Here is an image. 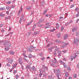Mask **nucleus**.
Segmentation results:
<instances>
[{
  "instance_id": "nucleus-1",
  "label": "nucleus",
  "mask_w": 79,
  "mask_h": 79,
  "mask_svg": "<svg viewBox=\"0 0 79 79\" xmlns=\"http://www.w3.org/2000/svg\"><path fill=\"white\" fill-rule=\"evenodd\" d=\"M54 71L55 73L56 74V76H57L58 78V79H60V77H59V76H61V73L60 72V70L59 69H54Z\"/></svg>"
},
{
  "instance_id": "nucleus-2",
  "label": "nucleus",
  "mask_w": 79,
  "mask_h": 79,
  "mask_svg": "<svg viewBox=\"0 0 79 79\" xmlns=\"http://www.w3.org/2000/svg\"><path fill=\"white\" fill-rule=\"evenodd\" d=\"M24 15H22L21 16L20 20L19 21V23H20V24L21 23L22 21L23 20V19H24Z\"/></svg>"
},
{
  "instance_id": "nucleus-3",
  "label": "nucleus",
  "mask_w": 79,
  "mask_h": 79,
  "mask_svg": "<svg viewBox=\"0 0 79 79\" xmlns=\"http://www.w3.org/2000/svg\"><path fill=\"white\" fill-rule=\"evenodd\" d=\"M9 43V41H8L7 40H5L4 41V43L3 44V45H6V44H8Z\"/></svg>"
},
{
  "instance_id": "nucleus-4",
  "label": "nucleus",
  "mask_w": 79,
  "mask_h": 79,
  "mask_svg": "<svg viewBox=\"0 0 79 79\" xmlns=\"http://www.w3.org/2000/svg\"><path fill=\"white\" fill-rule=\"evenodd\" d=\"M53 47H51L49 48H48V51L50 53V52H52V49H53Z\"/></svg>"
},
{
  "instance_id": "nucleus-5",
  "label": "nucleus",
  "mask_w": 79,
  "mask_h": 79,
  "mask_svg": "<svg viewBox=\"0 0 79 79\" xmlns=\"http://www.w3.org/2000/svg\"><path fill=\"white\" fill-rule=\"evenodd\" d=\"M22 58H19V60H18V61L19 63L21 65L23 64V61H22Z\"/></svg>"
},
{
  "instance_id": "nucleus-6",
  "label": "nucleus",
  "mask_w": 79,
  "mask_h": 79,
  "mask_svg": "<svg viewBox=\"0 0 79 79\" xmlns=\"http://www.w3.org/2000/svg\"><path fill=\"white\" fill-rule=\"evenodd\" d=\"M13 59H10L8 60L9 63H10V64H12L13 63Z\"/></svg>"
},
{
  "instance_id": "nucleus-7",
  "label": "nucleus",
  "mask_w": 79,
  "mask_h": 79,
  "mask_svg": "<svg viewBox=\"0 0 79 79\" xmlns=\"http://www.w3.org/2000/svg\"><path fill=\"white\" fill-rule=\"evenodd\" d=\"M39 33V31H35L34 32L33 34H32V35H37Z\"/></svg>"
},
{
  "instance_id": "nucleus-8",
  "label": "nucleus",
  "mask_w": 79,
  "mask_h": 79,
  "mask_svg": "<svg viewBox=\"0 0 79 79\" xmlns=\"http://www.w3.org/2000/svg\"><path fill=\"white\" fill-rule=\"evenodd\" d=\"M29 48L31 49H35L36 48V47H34L32 45H31L29 47Z\"/></svg>"
},
{
  "instance_id": "nucleus-9",
  "label": "nucleus",
  "mask_w": 79,
  "mask_h": 79,
  "mask_svg": "<svg viewBox=\"0 0 79 79\" xmlns=\"http://www.w3.org/2000/svg\"><path fill=\"white\" fill-rule=\"evenodd\" d=\"M68 35L67 34L65 35L64 36V40L67 39V38H68Z\"/></svg>"
},
{
  "instance_id": "nucleus-10",
  "label": "nucleus",
  "mask_w": 79,
  "mask_h": 79,
  "mask_svg": "<svg viewBox=\"0 0 79 79\" xmlns=\"http://www.w3.org/2000/svg\"><path fill=\"white\" fill-rule=\"evenodd\" d=\"M41 5H42V6H45V2L44 1H43L41 2Z\"/></svg>"
},
{
  "instance_id": "nucleus-11",
  "label": "nucleus",
  "mask_w": 79,
  "mask_h": 79,
  "mask_svg": "<svg viewBox=\"0 0 79 79\" xmlns=\"http://www.w3.org/2000/svg\"><path fill=\"white\" fill-rule=\"evenodd\" d=\"M61 33H59L57 34V37L58 38H60L61 37Z\"/></svg>"
},
{
  "instance_id": "nucleus-12",
  "label": "nucleus",
  "mask_w": 79,
  "mask_h": 79,
  "mask_svg": "<svg viewBox=\"0 0 79 79\" xmlns=\"http://www.w3.org/2000/svg\"><path fill=\"white\" fill-rule=\"evenodd\" d=\"M11 47V43H9L7 45V47L9 49L10 48V47Z\"/></svg>"
},
{
  "instance_id": "nucleus-13",
  "label": "nucleus",
  "mask_w": 79,
  "mask_h": 79,
  "mask_svg": "<svg viewBox=\"0 0 79 79\" xmlns=\"http://www.w3.org/2000/svg\"><path fill=\"white\" fill-rule=\"evenodd\" d=\"M9 53L11 55H14L15 54V52H13L12 51H9Z\"/></svg>"
},
{
  "instance_id": "nucleus-14",
  "label": "nucleus",
  "mask_w": 79,
  "mask_h": 79,
  "mask_svg": "<svg viewBox=\"0 0 79 79\" xmlns=\"http://www.w3.org/2000/svg\"><path fill=\"white\" fill-rule=\"evenodd\" d=\"M55 42L57 43H58V42L59 43H61V41H60V40H55Z\"/></svg>"
},
{
  "instance_id": "nucleus-15",
  "label": "nucleus",
  "mask_w": 79,
  "mask_h": 79,
  "mask_svg": "<svg viewBox=\"0 0 79 79\" xmlns=\"http://www.w3.org/2000/svg\"><path fill=\"white\" fill-rule=\"evenodd\" d=\"M74 56H70V59L71 61H73L74 60Z\"/></svg>"
},
{
  "instance_id": "nucleus-16",
  "label": "nucleus",
  "mask_w": 79,
  "mask_h": 79,
  "mask_svg": "<svg viewBox=\"0 0 79 79\" xmlns=\"http://www.w3.org/2000/svg\"><path fill=\"white\" fill-rule=\"evenodd\" d=\"M31 32L30 31L26 35V36H27V37H29V35H31Z\"/></svg>"
},
{
  "instance_id": "nucleus-17",
  "label": "nucleus",
  "mask_w": 79,
  "mask_h": 79,
  "mask_svg": "<svg viewBox=\"0 0 79 79\" xmlns=\"http://www.w3.org/2000/svg\"><path fill=\"white\" fill-rule=\"evenodd\" d=\"M43 67L45 69H46V70H47L48 69V67H46L45 66V65H42Z\"/></svg>"
},
{
  "instance_id": "nucleus-18",
  "label": "nucleus",
  "mask_w": 79,
  "mask_h": 79,
  "mask_svg": "<svg viewBox=\"0 0 79 79\" xmlns=\"http://www.w3.org/2000/svg\"><path fill=\"white\" fill-rule=\"evenodd\" d=\"M76 38H74V40L73 41V44H76Z\"/></svg>"
},
{
  "instance_id": "nucleus-19",
  "label": "nucleus",
  "mask_w": 79,
  "mask_h": 79,
  "mask_svg": "<svg viewBox=\"0 0 79 79\" xmlns=\"http://www.w3.org/2000/svg\"><path fill=\"white\" fill-rule=\"evenodd\" d=\"M11 19V17L10 16H8L7 17H6L5 18V20H6V19Z\"/></svg>"
},
{
  "instance_id": "nucleus-20",
  "label": "nucleus",
  "mask_w": 79,
  "mask_h": 79,
  "mask_svg": "<svg viewBox=\"0 0 79 79\" xmlns=\"http://www.w3.org/2000/svg\"><path fill=\"white\" fill-rule=\"evenodd\" d=\"M0 16L1 17H4L5 16V15L2 13H1L0 14Z\"/></svg>"
},
{
  "instance_id": "nucleus-21",
  "label": "nucleus",
  "mask_w": 79,
  "mask_h": 79,
  "mask_svg": "<svg viewBox=\"0 0 79 79\" xmlns=\"http://www.w3.org/2000/svg\"><path fill=\"white\" fill-rule=\"evenodd\" d=\"M28 57L30 58H32V56L31 55V53H29L28 54Z\"/></svg>"
},
{
  "instance_id": "nucleus-22",
  "label": "nucleus",
  "mask_w": 79,
  "mask_h": 79,
  "mask_svg": "<svg viewBox=\"0 0 79 79\" xmlns=\"http://www.w3.org/2000/svg\"><path fill=\"white\" fill-rule=\"evenodd\" d=\"M32 70H33V71H35V70H36V69H35V67L33 66L32 67Z\"/></svg>"
},
{
  "instance_id": "nucleus-23",
  "label": "nucleus",
  "mask_w": 79,
  "mask_h": 79,
  "mask_svg": "<svg viewBox=\"0 0 79 79\" xmlns=\"http://www.w3.org/2000/svg\"><path fill=\"white\" fill-rule=\"evenodd\" d=\"M43 21H44V20H42V19H41V20H40V21L38 22V23H39V24H40V23H42V22H43Z\"/></svg>"
},
{
  "instance_id": "nucleus-24",
  "label": "nucleus",
  "mask_w": 79,
  "mask_h": 79,
  "mask_svg": "<svg viewBox=\"0 0 79 79\" xmlns=\"http://www.w3.org/2000/svg\"><path fill=\"white\" fill-rule=\"evenodd\" d=\"M69 76V75H68V73H65V77H68Z\"/></svg>"
},
{
  "instance_id": "nucleus-25",
  "label": "nucleus",
  "mask_w": 79,
  "mask_h": 79,
  "mask_svg": "<svg viewBox=\"0 0 79 79\" xmlns=\"http://www.w3.org/2000/svg\"><path fill=\"white\" fill-rule=\"evenodd\" d=\"M37 24L36 23L33 26V29H35V27H36V25H37Z\"/></svg>"
},
{
  "instance_id": "nucleus-26",
  "label": "nucleus",
  "mask_w": 79,
  "mask_h": 79,
  "mask_svg": "<svg viewBox=\"0 0 79 79\" xmlns=\"http://www.w3.org/2000/svg\"><path fill=\"white\" fill-rule=\"evenodd\" d=\"M63 65L64 68H67V65L66 63L64 64Z\"/></svg>"
},
{
  "instance_id": "nucleus-27",
  "label": "nucleus",
  "mask_w": 79,
  "mask_h": 79,
  "mask_svg": "<svg viewBox=\"0 0 79 79\" xmlns=\"http://www.w3.org/2000/svg\"><path fill=\"white\" fill-rule=\"evenodd\" d=\"M50 65L52 66H53V67H55L56 66V65L54 64H51Z\"/></svg>"
},
{
  "instance_id": "nucleus-28",
  "label": "nucleus",
  "mask_w": 79,
  "mask_h": 79,
  "mask_svg": "<svg viewBox=\"0 0 79 79\" xmlns=\"http://www.w3.org/2000/svg\"><path fill=\"white\" fill-rule=\"evenodd\" d=\"M59 63H61V64H63V65L65 64L64 62L61 61V60H60Z\"/></svg>"
},
{
  "instance_id": "nucleus-29",
  "label": "nucleus",
  "mask_w": 79,
  "mask_h": 79,
  "mask_svg": "<svg viewBox=\"0 0 79 79\" xmlns=\"http://www.w3.org/2000/svg\"><path fill=\"white\" fill-rule=\"evenodd\" d=\"M6 3L7 5H10L11 3V2L10 1H8Z\"/></svg>"
},
{
  "instance_id": "nucleus-30",
  "label": "nucleus",
  "mask_w": 79,
  "mask_h": 79,
  "mask_svg": "<svg viewBox=\"0 0 79 79\" xmlns=\"http://www.w3.org/2000/svg\"><path fill=\"white\" fill-rule=\"evenodd\" d=\"M10 8L9 6H6V10H10Z\"/></svg>"
},
{
  "instance_id": "nucleus-31",
  "label": "nucleus",
  "mask_w": 79,
  "mask_h": 79,
  "mask_svg": "<svg viewBox=\"0 0 79 79\" xmlns=\"http://www.w3.org/2000/svg\"><path fill=\"white\" fill-rule=\"evenodd\" d=\"M73 77L75 78H76L77 77V74H75L73 75Z\"/></svg>"
},
{
  "instance_id": "nucleus-32",
  "label": "nucleus",
  "mask_w": 79,
  "mask_h": 79,
  "mask_svg": "<svg viewBox=\"0 0 79 79\" xmlns=\"http://www.w3.org/2000/svg\"><path fill=\"white\" fill-rule=\"evenodd\" d=\"M0 10H5V8L4 7H2L1 8H0Z\"/></svg>"
},
{
  "instance_id": "nucleus-33",
  "label": "nucleus",
  "mask_w": 79,
  "mask_h": 79,
  "mask_svg": "<svg viewBox=\"0 0 79 79\" xmlns=\"http://www.w3.org/2000/svg\"><path fill=\"white\" fill-rule=\"evenodd\" d=\"M5 49L6 50H9V49H10L9 48H8V47H6V48Z\"/></svg>"
},
{
  "instance_id": "nucleus-34",
  "label": "nucleus",
  "mask_w": 79,
  "mask_h": 79,
  "mask_svg": "<svg viewBox=\"0 0 79 79\" xmlns=\"http://www.w3.org/2000/svg\"><path fill=\"white\" fill-rule=\"evenodd\" d=\"M79 12H77V14L76 15V16H77V18L79 16Z\"/></svg>"
},
{
  "instance_id": "nucleus-35",
  "label": "nucleus",
  "mask_w": 79,
  "mask_h": 79,
  "mask_svg": "<svg viewBox=\"0 0 79 79\" xmlns=\"http://www.w3.org/2000/svg\"><path fill=\"white\" fill-rule=\"evenodd\" d=\"M76 41L77 42H78V43H79V39H78L76 38Z\"/></svg>"
},
{
  "instance_id": "nucleus-36",
  "label": "nucleus",
  "mask_w": 79,
  "mask_h": 79,
  "mask_svg": "<svg viewBox=\"0 0 79 79\" xmlns=\"http://www.w3.org/2000/svg\"><path fill=\"white\" fill-rule=\"evenodd\" d=\"M55 30V28H54L53 29H52L50 31L51 32H53V31H54Z\"/></svg>"
},
{
  "instance_id": "nucleus-37",
  "label": "nucleus",
  "mask_w": 79,
  "mask_h": 79,
  "mask_svg": "<svg viewBox=\"0 0 79 79\" xmlns=\"http://www.w3.org/2000/svg\"><path fill=\"white\" fill-rule=\"evenodd\" d=\"M75 27H74L73 28L72 32H74V31H75Z\"/></svg>"
},
{
  "instance_id": "nucleus-38",
  "label": "nucleus",
  "mask_w": 79,
  "mask_h": 79,
  "mask_svg": "<svg viewBox=\"0 0 79 79\" xmlns=\"http://www.w3.org/2000/svg\"><path fill=\"white\" fill-rule=\"evenodd\" d=\"M47 27L46 28H50V27H51V25H48L47 26Z\"/></svg>"
},
{
  "instance_id": "nucleus-39",
  "label": "nucleus",
  "mask_w": 79,
  "mask_h": 79,
  "mask_svg": "<svg viewBox=\"0 0 79 79\" xmlns=\"http://www.w3.org/2000/svg\"><path fill=\"white\" fill-rule=\"evenodd\" d=\"M67 69L69 71H71V69H70V67H67Z\"/></svg>"
},
{
  "instance_id": "nucleus-40",
  "label": "nucleus",
  "mask_w": 79,
  "mask_h": 79,
  "mask_svg": "<svg viewBox=\"0 0 79 79\" xmlns=\"http://www.w3.org/2000/svg\"><path fill=\"white\" fill-rule=\"evenodd\" d=\"M26 9L27 10H31V7H28L26 8Z\"/></svg>"
},
{
  "instance_id": "nucleus-41",
  "label": "nucleus",
  "mask_w": 79,
  "mask_h": 79,
  "mask_svg": "<svg viewBox=\"0 0 79 79\" xmlns=\"http://www.w3.org/2000/svg\"><path fill=\"white\" fill-rule=\"evenodd\" d=\"M61 31H62L64 29V27L62 26L61 28Z\"/></svg>"
},
{
  "instance_id": "nucleus-42",
  "label": "nucleus",
  "mask_w": 79,
  "mask_h": 79,
  "mask_svg": "<svg viewBox=\"0 0 79 79\" xmlns=\"http://www.w3.org/2000/svg\"><path fill=\"white\" fill-rule=\"evenodd\" d=\"M19 77V75H16L15 77L16 79H18V78Z\"/></svg>"
},
{
  "instance_id": "nucleus-43",
  "label": "nucleus",
  "mask_w": 79,
  "mask_h": 79,
  "mask_svg": "<svg viewBox=\"0 0 79 79\" xmlns=\"http://www.w3.org/2000/svg\"><path fill=\"white\" fill-rule=\"evenodd\" d=\"M75 5H71L70 6V8H73V7H74V6Z\"/></svg>"
},
{
  "instance_id": "nucleus-44",
  "label": "nucleus",
  "mask_w": 79,
  "mask_h": 79,
  "mask_svg": "<svg viewBox=\"0 0 79 79\" xmlns=\"http://www.w3.org/2000/svg\"><path fill=\"white\" fill-rule=\"evenodd\" d=\"M46 42H48L49 41V40L48 39V38H47V39L46 40Z\"/></svg>"
},
{
  "instance_id": "nucleus-45",
  "label": "nucleus",
  "mask_w": 79,
  "mask_h": 79,
  "mask_svg": "<svg viewBox=\"0 0 79 79\" xmlns=\"http://www.w3.org/2000/svg\"><path fill=\"white\" fill-rule=\"evenodd\" d=\"M52 62L53 63H57V61H56V60H54Z\"/></svg>"
},
{
  "instance_id": "nucleus-46",
  "label": "nucleus",
  "mask_w": 79,
  "mask_h": 79,
  "mask_svg": "<svg viewBox=\"0 0 79 79\" xmlns=\"http://www.w3.org/2000/svg\"><path fill=\"white\" fill-rule=\"evenodd\" d=\"M23 56H24V57H27L26 56V54H25V53H23Z\"/></svg>"
},
{
  "instance_id": "nucleus-47",
  "label": "nucleus",
  "mask_w": 79,
  "mask_h": 79,
  "mask_svg": "<svg viewBox=\"0 0 79 79\" xmlns=\"http://www.w3.org/2000/svg\"><path fill=\"white\" fill-rule=\"evenodd\" d=\"M14 74H15L16 73L17 71L16 70H14Z\"/></svg>"
},
{
  "instance_id": "nucleus-48",
  "label": "nucleus",
  "mask_w": 79,
  "mask_h": 79,
  "mask_svg": "<svg viewBox=\"0 0 79 79\" xmlns=\"http://www.w3.org/2000/svg\"><path fill=\"white\" fill-rule=\"evenodd\" d=\"M42 73H40L39 76L40 77H41V76H42Z\"/></svg>"
},
{
  "instance_id": "nucleus-49",
  "label": "nucleus",
  "mask_w": 79,
  "mask_h": 79,
  "mask_svg": "<svg viewBox=\"0 0 79 79\" xmlns=\"http://www.w3.org/2000/svg\"><path fill=\"white\" fill-rule=\"evenodd\" d=\"M27 51H28V52H29V51H30V48H28V47H27Z\"/></svg>"
},
{
  "instance_id": "nucleus-50",
  "label": "nucleus",
  "mask_w": 79,
  "mask_h": 79,
  "mask_svg": "<svg viewBox=\"0 0 79 79\" xmlns=\"http://www.w3.org/2000/svg\"><path fill=\"white\" fill-rule=\"evenodd\" d=\"M3 40H2V41L0 40V44H1L2 43H3Z\"/></svg>"
},
{
  "instance_id": "nucleus-51",
  "label": "nucleus",
  "mask_w": 79,
  "mask_h": 79,
  "mask_svg": "<svg viewBox=\"0 0 79 79\" xmlns=\"http://www.w3.org/2000/svg\"><path fill=\"white\" fill-rule=\"evenodd\" d=\"M58 51V48H57V47H56V49L54 51Z\"/></svg>"
},
{
  "instance_id": "nucleus-52",
  "label": "nucleus",
  "mask_w": 79,
  "mask_h": 79,
  "mask_svg": "<svg viewBox=\"0 0 79 79\" xmlns=\"http://www.w3.org/2000/svg\"><path fill=\"white\" fill-rule=\"evenodd\" d=\"M61 56V53H59L58 56H59V57H60V56Z\"/></svg>"
},
{
  "instance_id": "nucleus-53",
  "label": "nucleus",
  "mask_w": 79,
  "mask_h": 79,
  "mask_svg": "<svg viewBox=\"0 0 79 79\" xmlns=\"http://www.w3.org/2000/svg\"><path fill=\"white\" fill-rule=\"evenodd\" d=\"M45 16H46L47 17H48V16H49V14H48L45 15Z\"/></svg>"
},
{
  "instance_id": "nucleus-54",
  "label": "nucleus",
  "mask_w": 79,
  "mask_h": 79,
  "mask_svg": "<svg viewBox=\"0 0 79 79\" xmlns=\"http://www.w3.org/2000/svg\"><path fill=\"white\" fill-rule=\"evenodd\" d=\"M78 56L77 55H76L74 57H73L74 58H76Z\"/></svg>"
},
{
  "instance_id": "nucleus-55",
  "label": "nucleus",
  "mask_w": 79,
  "mask_h": 79,
  "mask_svg": "<svg viewBox=\"0 0 79 79\" xmlns=\"http://www.w3.org/2000/svg\"><path fill=\"white\" fill-rule=\"evenodd\" d=\"M42 54H43L42 53H40L39 54L40 56H42Z\"/></svg>"
},
{
  "instance_id": "nucleus-56",
  "label": "nucleus",
  "mask_w": 79,
  "mask_h": 79,
  "mask_svg": "<svg viewBox=\"0 0 79 79\" xmlns=\"http://www.w3.org/2000/svg\"><path fill=\"white\" fill-rule=\"evenodd\" d=\"M13 34V32L10 31V33H9V34H10H10Z\"/></svg>"
},
{
  "instance_id": "nucleus-57",
  "label": "nucleus",
  "mask_w": 79,
  "mask_h": 79,
  "mask_svg": "<svg viewBox=\"0 0 79 79\" xmlns=\"http://www.w3.org/2000/svg\"><path fill=\"white\" fill-rule=\"evenodd\" d=\"M29 67L28 66H27L26 67V69H29Z\"/></svg>"
},
{
  "instance_id": "nucleus-58",
  "label": "nucleus",
  "mask_w": 79,
  "mask_h": 79,
  "mask_svg": "<svg viewBox=\"0 0 79 79\" xmlns=\"http://www.w3.org/2000/svg\"><path fill=\"white\" fill-rule=\"evenodd\" d=\"M79 10V8H77L75 9V11H77V10Z\"/></svg>"
},
{
  "instance_id": "nucleus-59",
  "label": "nucleus",
  "mask_w": 79,
  "mask_h": 79,
  "mask_svg": "<svg viewBox=\"0 0 79 79\" xmlns=\"http://www.w3.org/2000/svg\"><path fill=\"white\" fill-rule=\"evenodd\" d=\"M44 60H45V58L44 57H43L41 59V60H42V61H44Z\"/></svg>"
},
{
  "instance_id": "nucleus-60",
  "label": "nucleus",
  "mask_w": 79,
  "mask_h": 79,
  "mask_svg": "<svg viewBox=\"0 0 79 79\" xmlns=\"http://www.w3.org/2000/svg\"><path fill=\"white\" fill-rule=\"evenodd\" d=\"M77 69H79V64H78L77 66Z\"/></svg>"
},
{
  "instance_id": "nucleus-61",
  "label": "nucleus",
  "mask_w": 79,
  "mask_h": 79,
  "mask_svg": "<svg viewBox=\"0 0 79 79\" xmlns=\"http://www.w3.org/2000/svg\"><path fill=\"white\" fill-rule=\"evenodd\" d=\"M20 14V10H19L18 12V15H19V14Z\"/></svg>"
},
{
  "instance_id": "nucleus-62",
  "label": "nucleus",
  "mask_w": 79,
  "mask_h": 79,
  "mask_svg": "<svg viewBox=\"0 0 79 79\" xmlns=\"http://www.w3.org/2000/svg\"><path fill=\"white\" fill-rule=\"evenodd\" d=\"M31 24V23H28L27 24V26H29V24Z\"/></svg>"
},
{
  "instance_id": "nucleus-63",
  "label": "nucleus",
  "mask_w": 79,
  "mask_h": 79,
  "mask_svg": "<svg viewBox=\"0 0 79 79\" xmlns=\"http://www.w3.org/2000/svg\"><path fill=\"white\" fill-rule=\"evenodd\" d=\"M79 20V19L77 20L76 21V23H78V21Z\"/></svg>"
},
{
  "instance_id": "nucleus-64",
  "label": "nucleus",
  "mask_w": 79,
  "mask_h": 79,
  "mask_svg": "<svg viewBox=\"0 0 79 79\" xmlns=\"http://www.w3.org/2000/svg\"><path fill=\"white\" fill-rule=\"evenodd\" d=\"M76 35H79V32H77L76 33Z\"/></svg>"
}]
</instances>
